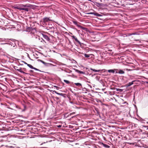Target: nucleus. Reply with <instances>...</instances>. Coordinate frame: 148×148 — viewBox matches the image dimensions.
<instances>
[{"label":"nucleus","instance_id":"obj_3","mask_svg":"<svg viewBox=\"0 0 148 148\" xmlns=\"http://www.w3.org/2000/svg\"><path fill=\"white\" fill-rule=\"evenodd\" d=\"M38 60V61H40V62H42V63L43 64H44V65L45 66H49V65H50L51 64L49 63L45 62H44L42 60Z\"/></svg>","mask_w":148,"mask_h":148},{"label":"nucleus","instance_id":"obj_13","mask_svg":"<svg viewBox=\"0 0 148 148\" xmlns=\"http://www.w3.org/2000/svg\"><path fill=\"white\" fill-rule=\"evenodd\" d=\"M64 81L67 84H69L70 83V82L68 80H64Z\"/></svg>","mask_w":148,"mask_h":148},{"label":"nucleus","instance_id":"obj_23","mask_svg":"<svg viewBox=\"0 0 148 148\" xmlns=\"http://www.w3.org/2000/svg\"><path fill=\"white\" fill-rule=\"evenodd\" d=\"M25 64H27V63H26V62H25Z\"/></svg>","mask_w":148,"mask_h":148},{"label":"nucleus","instance_id":"obj_20","mask_svg":"<svg viewBox=\"0 0 148 148\" xmlns=\"http://www.w3.org/2000/svg\"><path fill=\"white\" fill-rule=\"evenodd\" d=\"M95 15H97V16H98V13H96L95 14H94Z\"/></svg>","mask_w":148,"mask_h":148},{"label":"nucleus","instance_id":"obj_4","mask_svg":"<svg viewBox=\"0 0 148 148\" xmlns=\"http://www.w3.org/2000/svg\"><path fill=\"white\" fill-rule=\"evenodd\" d=\"M43 38L47 41H49L50 39L45 34H42Z\"/></svg>","mask_w":148,"mask_h":148},{"label":"nucleus","instance_id":"obj_10","mask_svg":"<svg viewBox=\"0 0 148 148\" xmlns=\"http://www.w3.org/2000/svg\"><path fill=\"white\" fill-rule=\"evenodd\" d=\"M108 71L109 73H114L115 71L114 70L111 69L108 70Z\"/></svg>","mask_w":148,"mask_h":148},{"label":"nucleus","instance_id":"obj_12","mask_svg":"<svg viewBox=\"0 0 148 148\" xmlns=\"http://www.w3.org/2000/svg\"><path fill=\"white\" fill-rule=\"evenodd\" d=\"M27 66H28L30 68L33 69V66L31 64H27Z\"/></svg>","mask_w":148,"mask_h":148},{"label":"nucleus","instance_id":"obj_6","mask_svg":"<svg viewBox=\"0 0 148 148\" xmlns=\"http://www.w3.org/2000/svg\"><path fill=\"white\" fill-rule=\"evenodd\" d=\"M75 70V71L77 72V73H80V74H85V73L84 72H83L82 71H79L78 70H77V69H76V70Z\"/></svg>","mask_w":148,"mask_h":148},{"label":"nucleus","instance_id":"obj_19","mask_svg":"<svg viewBox=\"0 0 148 148\" xmlns=\"http://www.w3.org/2000/svg\"><path fill=\"white\" fill-rule=\"evenodd\" d=\"M55 92L57 94H58V95H61V94H60V93H58V92H56V91H55Z\"/></svg>","mask_w":148,"mask_h":148},{"label":"nucleus","instance_id":"obj_25","mask_svg":"<svg viewBox=\"0 0 148 148\" xmlns=\"http://www.w3.org/2000/svg\"><path fill=\"white\" fill-rule=\"evenodd\" d=\"M77 125H78V123H75Z\"/></svg>","mask_w":148,"mask_h":148},{"label":"nucleus","instance_id":"obj_1","mask_svg":"<svg viewBox=\"0 0 148 148\" xmlns=\"http://www.w3.org/2000/svg\"><path fill=\"white\" fill-rule=\"evenodd\" d=\"M32 7V5L27 4L26 5L20 4L16 6L14 8L20 10H23L25 12H28L30 10L31 8H33Z\"/></svg>","mask_w":148,"mask_h":148},{"label":"nucleus","instance_id":"obj_9","mask_svg":"<svg viewBox=\"0 0 148 148\" xmlns=\"http://www.w3.org/2000/svg\"><path fill=\"white\" fill-rule=\"evenodd\" d=\"M118 73L120 74H124L125 72L122 70H119L118 71Z\"/></svg>","mask_w":148,"mask_h":148},{"label":"nucleus","instance_id":"obj_2","mask_svg":"<svg viewBox=\"0 0 148 148\" xmlns=\"http://www.w3.org/2000/svg\"><path fill=\"white\" fill-rule=\"evenodd\" d=\"M43 22L44 23H45L47 22H49V21H52V20H51L50 18V17H49V18L45 17V18H43Z\"/></svg>","mask_w":148,"mask_h":148},{"label":"nucleus","instance_id":"obj_16","mask_svg":"<svg viewBox=\"0 0 148 148\" xmlns=\"http://www.w3.org/2000/svg\"><path fill=\"white\" fill-rule=\"evenodd\" d=\"M74 23H75V25H76L78 26H79L77 24V22L75 21V22H74Z\"/></svg>","mask_w":148,"mask_h":148},{"label":"nucleus","instance_id":"obj_26","mask_svg":"<svg viewBox=\"0 0 148 148\" xmlns=\"http://www.w3.org/2000/svg\"><path fill=\"white\" fill-rule=\"evenodd\" d=\"M146 82V83H148V82Z\"/></svg>","mask_w":148,"mask_h":148},{"label":"nucleus","instance_id":"obj_14","mask_svg":"<svg viewBox=\"0 0 148 148\" xmlns=\"http://www.w3.org/2000/svg\"><path fill=\"white\" fill-rule=\"evenodd\" d=\"M75 41L77 42V43H78L79 44H80V42H79V41L77 39V38H75Z\"/></svg>","mask_w":148,"mask_h":148},{"label":"nucleus","instance_id":"obj_7","mask_svg":"<svg viewBox=\"0 0 148 148\" xmlns=\"http://www.w3.org/2000/svg\"><path fill=\"white\" fill-rule=\"evenodd\" d=\"M134 82V81H133L131 82H129L128 84H127V86H130L131 85H132L133 84V82Z\"/></svg>","mask_w":148,"mask_h":148},{"label":"nucleus","instance_id":"obj_24","mask_svg":"<svg viewBox=\"0 0 148 148\" xmlns=\"http://www.w3.org/2000/svg\"><path fill=\"white\" fill-rule=\"evenodd\" d=\"M118 90H120V89H117V91H118Z\"/></svg>","mask_w":148,"mask_h":148},{"label":"nucleus","instance_id":"obj_18","mask_svg":"<svg viewBox=\"0 0 148 148\" xmlns=\"http://www.w3.org/2000/svg\"><path fill=\"white\" fill-rule=\"evenodd\" d=\"M58 127H62L61 125H58L57 126Z\"/></svg>","mask_w":148,"mask_h":148},{"label":"nucleus","instance_id":"obj_15","mask_svg":"<svg viewBox=\"0 0 148 148\" xmlns=\"http://www.w3.org/2000/svg\"><path fill=\"white\" fill-rule=\"evenodd\" d=\"M86 58H88L90 57V56L87 54H84Z\"/></svg>","mask_w":148,"mask_h":148},{"label":"nucleus","instance_id":"obj_21","mask_svg":"<svg viewBox=\"0 0 148 148\" xmlns=\"http://www.w3.org/2000/svg\"><path fill=\"white\" fill-rule=\"evenodd\" d=\"M88 14H92L93 13H89Z\"/></svg>","mask_w":148,"mask_h":148},{"label":"nucleus","instance_id":"obj_17","mask_svg":"<svg viewBox=\"0 0 148 148\" xmlns=\"http://www.w3.org/2000/svg\"><path fill=\"white\" fill-rule=\"evenodd\" d=\"M33 69H34L36 70H38V69H36L35 68L33 67Z\"/></svg>","mask_w":148,"mask_h":148},{"label":"nucleus","instance_id":"obj_8","mask_svg":"<svg viewBox=\"0 0 148 148\" xmlns=\"http://www.w3.org/2000/svg\"><path fill=\"white\" fill-rule=\"evenodd\" d=\"M90 70L92 71H94V72H99V71H101V70H95V69H92V68H91L90 69Z\"/></svg>","mask_w":148,"mask_h":148},{"label":"nucleus","instance_id":"obj_22","mask_svg":"<svg viewBox=\"0 0 148 148\" xmlns=\"http://www.w3.org/2000/svg\"><path fill=\"white\" fill-rule=\"evenodd\" d=\"M25 64H27V63H26V62H25Z\"/></svg>","mask_w":148,"mask_h":148},{"label":"nucleus","instance_id":"obj_5","mask_svg":"<svg viewBox=\"0 0 148 148\" xmlns=\"http://www.w3.org/2000/svg\"><path fill=\"white\" fill-rule=\"evenodd\" d=\"M75 84L77 86L78 88H81L82 87V84H81L79 83H75Z\"/></svg>","mask_w":148,"mask_h":148},{"label":"nucleus","instance_id":"obj_11","mask_svg":"<svg viewBox=\"0 0 148 148\" xmlns=\"http://www.w3.org/2000/svg\"><path fill=\"white\" fill-rule=\"evenodd\" d=\"M102 144L103 145V146L105 147H107V148H109L110 147L108 145L106 144H104L103 143H102Z\"/></svg>","mask_w":148,"mask_h":148},{"label":"nucleus","instance_id":"obj_27","mask_svg":"<svg viewBox=\"0 0 148 148\" xmlns=\"http://www.w3.org/2000/svg\"><path fill=\"white\" fill-rule=\"evenodd\" d=\"M42 40L44 41V40L43 39H42Z\"/></svg>","mask_w":148,"mask_h":148}]
</instances>
